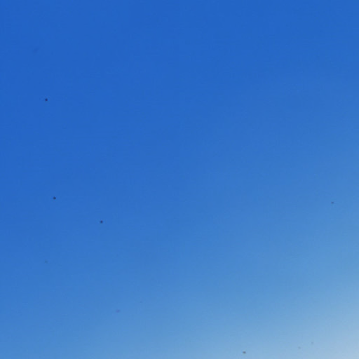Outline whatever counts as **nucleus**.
<instances>
[{
  "label": "nucleus",
  "mask_w": 359,
  "mask_h": 359,
  "mask_svg": "<svg viewBox=\"0 0 359 359\" xmlns=\"http://www.w3.org/2000/svg\"><path fill=\"white\" fill-rule=\"evenodd\" d=\"M46 291H48V286H46Z\"/></svg>",
  "instance_id": "1"
},
{
  "label": "nucleus",
  "mask_w": 359,
  "mask_h": 359,
  "mask_svg": "<svg viewBox=\"0 0 359 359\" xmlns=\"http://www.w3.org/2000/svg\"><path fill=\"white\" fill-rule=\"evenodd\" d=\"M46 291H48V286H46Z\"/></svg>",
  "instance_id": "2"
},
{
  "label": "nucleus",
  "mask_w": 359,
  "mask_h": 359,
  "mask_svg": "<svg viewBox=\"0 0 359 359\" xmlns=\"http://www.w3.org/2000/svg\"><path fill=\"white\" fill-rule=\"evenodd\" d=\"M46 291H48V286H46Z\"/></svg>",
  "instance_id": "3"
},
{
  "label": "nucleus",
  "mask_w": 359,
  "mask_h": 359,
  "mask_svg": "<svg viewBox=\"0 0 359 359\" xmlns=\"http://www.w3.org/2000/svg\"><path fill=\"white\" fill-rule=\"evenodd\" d=\"M46 311H48V306H46Z\"/></svg>",
  "instance_id": "4"
},
{
  "label": "nucleus",
  "mask_w": 359,
  "mask_h": 359,
  "mask_svg": "<svg viewBox=\"0 0 359 359\" xmlns=\"http://www.w3.org/2000/svg\"><path fill=\"white\" fill-rule=\"evenodd\" d=\"M46 311H48V306H46Z\"/></svg>",
  "instance_id": "5"
},
{
  "label": "nucleus",
  "mask_w": 359,
  "mask_h": 359,
  "mask_svg": "<svg viewBox=\"0 0 359 359\" xmlns=\"http://www.w3.org/2000/svg\"><path fill=\"white\" fill-rule=\"evenodd\" d=\"M46 311H48V306H46Z\"/></svg>",
  "instance_id": "6"
},
{
  "label": "nucleus",
  "mask_w": 359,
  "mask_h": 359,
  "mask_svg": "<svg viewBox=\"0 0 359 359\" xmlns=\"http://www.w3.org/2000/svg\"><path fill=\"white\" fill-rule=\"evenodd\" d=\"M46 272L48 271V269H46Z\"/></svg>",
  "instance_id": "7"
}]
</instances>
